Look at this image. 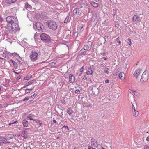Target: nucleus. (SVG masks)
Wrapping results in <instances>:
<instances>
[{
  "instance_id": "obj_29",
  "label": "nucleus",
  "mask_w": 149,
  "mask_h": 149,
  "mask_svg": "<svg viewBox=\"0 0 149 149\" xmlns=\"http://www.w3.org/2000/svg\"><path fill=\"white\" fill-rule=\"evenodd\" d=\"M91 4L95 8L97 7L98 6V3L94 2H92Z\"/></svg>"
},
{
  "instance_id": "obj_59",
  "label": "nucleus",
  "mask_w": 149,
  "mask_h": 149,
  "mask_svg": "<svg viewBox=\"0 0 149 149\" xmlns=\"http://www.w3.org/2000/svg\"><path fill=\"white\" fill-rule=\"evenodd\" d=\"M84 78H85V79H87V77H86V76H85L83 78V79H84Z\"/></svg>"
},
{
  "instance_id": "obj_55",
  "label": "nucleus",
  "mask_w": 149,
  "mask_h": 149,
  "mask_svg": "<svg viewBox=\"0 0 149 149\" xmlns=\"http://www.w3.org/2000/svg\"><path fill=\"white\" fill-rule=\"evenodd\" d=\"M32 89H33V88H30V89H28V90H29L28 91H31Z\"/></svg>"
},
{
  "instance_id": "obj_18",
  "label": "nucleus",
  "mask_w": 149,
  "mask_h": 149,
  "mask_svg": "<svg viewBox=\"0 0 149 149\" xmlns=\"http://www.w3.org/2000/svg\"><path fill=\"white\" fill-rule=\"evenodd\" d=\"M73 13L74 15H78L79 13V8H75L73 10Z\"/></svg>"
},
{
  "instance_id": "obj_53",
  "label": "nucleus",
  "mask_w": 149,
  "mask_h": 149,
  "mask_svg": "<svg viewBox=\"0 0 149 149\" xmlns=\"http://www.w3.org/2000/svg\"><path fill=\"white\" fill-rule=\"evenodd\" d=\"M146 140L148 141H149V135L146 138Z\"/></svg>"
},
{
  "instance_id": "obj_2",
  "label": "nucleus",
  "mask_w": 149,
  "mask_h": 149,
  "mask_svg": "<svg viewBox=\"0 0 149 149\" xmlns=\"http://www.w3.org/2000/svg\"><path fill=\"white\" fill-rule=\"evenodd\" d=\"M17 22H14V23L11 24V28L9 30L10 33H14L17 31L19 30L20 28Z\"/></svg>"
},
{
  "instance_id": "obj_11",
  "label": "nucleus",
  "mask_w": 149,
  "mask_h": 149,
  "mask_svg": "<svg viewBox=\"0 0 149 149\" xmlns=\"http://www.w3.org/2000/svg\"><path fill=\"white\" fill-rule=\"evenodd\" d=\"M132 20L135 23H137L141 21L140 17L137 15H134L133 17Z\"/></svg>"
},
{
  "instance_id": "obj_31",
  "label": "nucleus",
  "mask_w": 149,
  "mask_h": 149,
  "mask_svg": "<svg viewBox=\"0 0 149 149\" xmlns=\"http://www.w3.org/2000/svg\"><path fill=\"white\" fill-rule=\"evenodd\" d=\"M35 122L36 123L38 124L39 127H40L41 125L42 124V122L38 120H35Z\"/></svg>"
},
{
  "instance_id": "obj_19",
  "label": "nucleus",
  "mask_w": 149,
  "mask_h": 149,
  "mask_svg": "<svg viewBox=\"0 0 149 149\" xmlns=\"http://www.w3.org/2000/svg\"><path fill=\"white\" fill-rule=\"evenodd\" d=\"M87 52V51H86V50L82 49L79 52V55L80 56H81L82 55H85L86 54Z\"/></svg>"
},
{
  "instance_id": "obj_63",
  "label": "nucleus",
  "mask_w": 149,
  "mask_h": 149,
  "mask_svg": "<svg viewBox=\"0 0 149 149\" xmlns=\"http://www.w3.org/2000/svg\"><path fill=\"white\" fill-rule=\"evenodd\" d=\"M2 87L1 86H0V91L1 90V89L2 88Z\"/></svg>"
},
{
  "instance_id": "obj_24",
  "label": "nucleus",
  "mask_w": 149,
  "mask_h": 149,
  "mask_svg": "<svg viewBox=\"0 0 149 149\" xmlns=\"http://www.w3.org/2000/svg\"><path fill=\"white\" fill-rule=\"evenodd\" d=\"M28 121L26 120H24L23 121L22 123L23 126L24 127H27L28 126Z\"/></svg>"
},
{
  "instance_id": "obj_47",
  "label": "nucleus",
  "mask_w": 149,
  "mask_h": 149,
  "mask_svg": "<svg viewBox=\"0 0 149 149\" xmlns=\"http://www.w3.org/2000/svg\"><path fill=\"white\" fill-rule=\"evenodd\" d=\"M4 143L6 144V143H4V142H0V146H1Z\"/></svg>"
},
{
  "instance_id": "obj_64",
  "label": "nucleus",
  "mask_w": 149,
  "mask_h": 149,
  "mask_svg": "<svg viewBox=\"0 0 149 149\" xmlns=\"http://www.w3.org/2000/svg\"><path fill=\"white\" fill-rule=\"evenodd\" d=\"M36 15L35 16H36L37 15H38V14H35Z\"/></svg>"
},
{
  "instance_id": "obj_34",
  "label": "nucleus",
  "mask_w": 149,
  "mask_h": 149,
  "mask_svg": "<svg viewBox=\"0 0 149 149\" xmlns=\"http://www.w3.org/2000/svg\"><path fill=\"white\" fill-rule=\"evenodd\" d=\"M37 95V93H34L31 96V97L33 98V99L31 100H30V102L31 100H33L34 99V97H35Z\"/></svg>"
},
{
  "instance_id": "obj_32",
  "label": "nucleus",
  "mask_w": 149,
  "mask_h": 149,
  "mask_svg": "<svg viewBox=\"0 0 149 149\" xmlns=\"http://www.w3.org/2000/svg\"><path fill=\"white\" fill-rule=\"evenodd\" d=\"M11 55H12L13 56H17L19 57V58H20L19 56V54L17 53L14 52L13 53H11Z\"/></svg>"
},
{
  "instance_id": "obj_21",
  "label": "nucleus",
  "mask_w": 149,
  "mask_h": 149,
  "mask_svg": "<svg viewBox=\"0 0 149 149\" xmlns=\"http://www.w3.org/2000/svg\"><path fill=\"white\" fill-rule=\"evenodd\" d=\"M119 78L121 79H123L125 78V74L123 72H121L118 74Z\"/></svg>"
},
{
  "instance_id": "obj_48",
  "label": "nucleus",
  "mask_w": 149,
  "mask_h": 149,
  "mask_svg": "<svg viewBox=\"0 0 149 149\" xmlns=\"http://www.w3.org/2000/svg\"><path fill=\"white\" fill-rule=\"evenodd\" d=\"M21 78V76L20 75H19V76H18L16 78V80H18L19 79Z\"/></svg>"
},
{
  "instance_id": "obj_37",
  "label": "nucleus",
  "mask_w": 149,
  "mask_h": 149,
  "mask_svg": "<svg viewBox=\"0 0 149 149\" xmlns=\"http://www.w3.org/2000/svg\"><path fill=\"white\" fill-rule=\"evenodd\" d=\"M29 99V98L26 97L25 98L22 99V101L24 102H26Z\"/></svg>"
},
{
  "instance_id": "obj_10",
  "label": "nucleus",
  "mask_w": 149,
  "mask_h": 149,
  "mask_svg": "<svg viewBox=\"0 0 149 149\" xmlns=\"http://www.w3.org/2000/svg\"><path fill=\"white\" fill-rule=\"evenodd\" d=\"M91 91L92 92V93L94 95H97L99 92V90L97 88L94 87L92 88Z\"/></svg>"
},
{
  "instance_id": "obj_45",
  "label": "nucleus",
  "mask_w": 149,
  "mask_h": 149,
  "mask_svg": "<svg viewBox=\"0 0 149 149\" xmlns=\"http://www.w3.org/2000/svg\"><path fill=\"white\" fill-rule=\"evenodd\" d=\"M80 92V91L78 89H77L75 91V93L77 94H79Z\"/></svg>"
},
{
  "instance_id": "obj_14",
  "label": "nucleus",
  "mask_w": 149,
  "mask_h": 149,
  "mask_svg": "<svg viewBox=\"0 0 149 149\" xmlns=\"http://www.w3.org/2000/svg\"><path fill=\"white\" fill-rule=\"evenodd\" d=\"M27 132L26 131H23L22 132V134H21V136L23 137L24 138H27L28 136L27 135Z\"/></svg>"
},
{
  "instance_id": "obj_44",
  "label": "nucleus",
  "mask_w": 149,
  "mask_h": 149,
  "mask_svg": "<svg viewBox=\"0 0 149 149\" xmlns=\"http://www.w3.org/2000/svg\"><path fill=\"white\" fill-rule=\"evenodd\" d=\"M144 149H149V146L147 145H145L144 146Z\"/></svg>"
},
{
  "instance_id": "obj_26",
  "label": "nucleus",
  "mask_w": 149,
  "mask_h": 149,
  "mask_svg": "<svg viewBox=\"0 0 149 149\" xmlns=\"http://www.w3.org/2000/svg\"><path fill=\"white\" fill-rule=\"evenodd\" d=\"M32 76L30 74L27 75L26 77H24L23 79L24 80H29L31 77Z\"/></svg>"
},
{
  "instance_id": "obj_22",
  "label": "nucleus",
  "mask_w": 149,
  "mask_h": 149,
  "mask_svg": "<svg viewBox=\"0 0 149 149\" xmlns=\"http://www.w3.org/2000/svg\"><path fill=\"white\" fill-rule=\"evenodd\" d=\"M17 0H5L6 2L9 4H11L15 2Z\"/></svg>"
},
{
  "instance_id": "obj_51",
  "label": "nucleus",
  "mask_w": 149,
  "mask_h": 149,
  "mask_svg": "<svg viewBox=\"0 0 149 149\" xmlns=\"http://www.w3.org/2000/svg\"><path fill=\"white\" fill-rule=\"evenodd\" d=\"M10 61H11L12 63L13 64V65L16 63V62L13 60H10Z\"/></svg>"
},
{
  "instance_id": "obj_7",
  "label": "nucleus",
  "mask_w": 149,
  "mask_h": 149,
  "mask_svg": "<svg viewBox=\"0 0 149 149\" xmlns=\"http://www.w3.org/2000/svg\"><path fill=\"white\" fill-rule=\"evenodd\" d=\"M148 73H146L145 71L144 72L142 75L140 82L142 83L143 81L146 82L148 79Z\"/></svg>"
},
{
  "instance_id": "obj_40",
  "label": "nucleus",
  "mask_w": 149,
  "mask_h": 149,
  "mask_svg": "<svg viewBox=\"0 0 149 149\" xmlns=\"http://www.w3.org/2000/svg\"><path fill=\"white\" fill-rule=\"evenodd\" d=\"M17 123H18V122H17V121H14V122H13V123H9V125H11V124H16Z\"/></svg>"
},
{
  "instance_id": "obj_56",
  "label": "nucleus",
  "mask_w": 149,
  "mask_h": 149,
  "mask_svg": "<svg viewBox=\"0 0 149 149\" xmlns=\"http://www.w3.org/2000/svg\"><path fill=\"white\" fill-rule=\"evenodd\" d=\"M88 149H91L92 148L90 146H88Z\"/></svg>"
},
{
  "instance_id": "obj_12",
  "label": "nucleus",
  "mask_w": 149,
  "mask_h": 149,
  "mask_svg": "<svg viewBox=\"0 0 149 149\" xmlns=\"http://www.w3.org/2000/svg\"><path fill=\"white\" fill-rule=\"evenodd\" d=\"M69 81L70 83H72L74 82L75 78L74 76L71 74H70L69 76Z\"/></svg>"
},
{
  "instance_id": "obj_6",
  "label": "nucleus",
  "mask_w": 149,
  "mask_h": 149,
  "mask_svg": "<svg viewBox=\"0 0 149 149\" xmlns=\"http://www.w3.org/2000/svg\"><path fill=\"white\" fill-rule=\"evenodd\" d=\"M30 57V58L32 61L33 62L35 61L38 59V54L36 52L32 51Z\"/></svg>"
},
{
  "instance_id": "obj_61",
  "label": "nucleus",
  "mask_w": 149,
  "mask_h": 149,
  "mask_svg": "<svg viewBox=\"0 0 149 149\" xmlns=\"http://www.w3.org/2000/svg\"><path fill=\"white\" fill-rule=\"evenodd\" d=\"M33 120V121H35V120H37L36 119H34L33 118V120Z\"/></svg>"
},
{
  "instance_id": "obj_49",
  "label": "nucleus",
  "mask_w": 149,
  "mask_h": 149,
  "mask_svg": "<svg viewBox=\"0 0 149 149\" xmlns=\"http://www.w3.org/2000/svg\"><path fill=\"white\" fill-rule=\"evenodd\" d=\"M105 82L106 83H109V80L108 79H106L105 81Z\"/></svg>"
},
{
  "instance_id": "obj_36",
  "label": "nucleus",
  "mask_w": 149,
  "mask_h": 149,
  "mask_svg": "<svg viewBox=\"0 0 149 149\" xmlns=\"http://www.w3.org/2000/svg\"><path fill=\"white\" fill-rule=\"evenodd\" d=\"M13 65L15 69H16L17 68L18 65L16 63H15L13 64Z\"/></svg>"
},
{
  "instance_id": "obj_4",
  "label": "nucleus",
  "mask_w": 149,
  "mask_h": 149,
  "mask_svg": "<svg viewBox=\"0 0 149 149\" xmlns=\"http://www.w3.org/2000/svg\"><path fill=\"white\" fill-rule=\"evenodd\" d=\"M6 20L8 23H9L8 25L11 24L15 22H17V19L14 17L10 16L6 18Z\"/></svg>"
},
{
  "instance_id": "obj_58",
  "label": "nucleus",
  "mask_w": 149,
  "mask_h": 149,
  "mask_svg": "<svg viewBox=\"0 0 149 149\" xmlns=\"http://www.w3.org/2000/svg\"><path fill=\"white\" fill-rule=\"evenodd\" d=\"M3 142L6 143H10V142Z\"/></svg>"
},
{
  "instance_id": "obj_38",
  "label": "nucleus",
  "mask_w": 149,
  "mask_h": 149,
  "mask_svg": "<svg viewBox=\"0 0 149 149\" xmlns=\"http://www.w3.org/2000/svg\"><path fill=\"white\" fill-rule=\"evenodd\" d=\"M6 140H7L6 138H3L1 136L0 137V141L3 140L5 141Z\"/></svg>"
},
{
  "instance_id": "obj_20",
  "label": "nucleus",
  "mask_w": 149,
  "mask_h": 149,
  "mask_svg": "<svg viewBox=\"0 0 149 149\" xmlns=\"http://www.w3.org/2000/svg\"><path fill=\"white\" fill-rule=\"evenodd\" d=\"M91 144L92 146L95 147H96L97 146V143L95 141V139L93 138L91 140Z\"/></svg>"
},
{
  "instance_id": "obj_50",
  "label": "nucleus",
  "mask_w": 149,
  "mask_h": 149,
  "mask_svg": "<svg viewBox=\"0 0 149 149\" xmlns=\"http://www.w3.org/2000/svg\"><path fill=\"white\" fill-rule=\"evenodd\" d=\"M57 107L59 108L61 110H63V109H62L63 108V107H61V108H60L59 107V106L58 105V106H57Z\"/></svg>"
},
{
  "instance_id": "obj_17",
  "label": "nucleus",
  "mask_w": 149,
  "mask_h": 149,
  "mask_svg": "<svg viewBox=\"0 0 149 149\" xmlns=\"http://www.w3.org/2000/svg\"><path fill=\"white\" fill-rule=\"evenodd\" d=\"M71 17L70 16V13H68V14L66 17L64 21V23H67L68 22H69Z\"/></svg>"
},
{
  "instance_id": "obj_43",
  "label": "nucleus",
  "mask_w": 149,
  "mask_h": 149,
  "mask_svg": "<svg viewBox=\"0 0 149 149\" xmlns=\"http://www.w3.org/2000/svg\"><path fill=\"white\" fill-rule=\"evenodd\" d=\"M64 128L65 129H67L68 130H69V128H68V126H63V127H62V129H63Z\"/></svg>"
},
{
  "instance_id": "obj_52",
  "label": "nucleus",
  "mask_w": 149,
  "mask_h": 149,
  "mask_svg": "<svg viewBox=\"0 0 149 149\" xmlns=\"http://www.w3.org/2000/svg\"><path fill=\"white\" fill-rule=\"evenodd\" d=\"M84 70V66H82L80 69L81 72H82Z\"/></svg>"
},
{
  "instance_id": "obj_54",
  "label": "nucleus",
  "mask_w": 149,
  "mask_h": 149,
  "mask_svg": "<svg viewBox=\"0 0 149 149\" xmlns=\"http://www.w3.org/2000/svg\"><path fill=\"white\" fill-rule=\"evenodd\" d=\"M53 123H54V124L55 123H56V121L55 120H53Z\"/></svg>"
},
{
  "instance_id": "obj_42",
  "label": "nucleus",
  "mask_w": 149,
  "mask_h": 149,
  "mask_svg": "<svg viewBox=\"0 0 149 149\" xmlns=\"http://www.w3.org/2000/svg\"><path fill=\"white\" fill-rule=\"evenodd\" d=\"M128 42L129 45L130 46H131V44H132L131 40L130 39H129L128 40Z\"/></svg>"
},
{
  "instance_id": "obj_13",
  "label": "nucleus",
  "mask_w": 149,
  "mask_h": 149,
  "mask_svg": "<svg viewBox=\"0 0 149 149\" xmlns=\"http://www.w3.org/2000/svg\"><path fill=\"white\" fill-rule=\"evenodd\" d=\"M11 55V53L7 51L4 52L3 54V56L7 58H9Z\"/></svg>"
},
{
  "instance_id": "obj_25",
  "label": "nucleus",
  "mask_w": 149,
  "mask_h": 149,
  "mask_svg": "<svg viewBox=\"0 0 149 149\" xmlns=\"http://www.w3.org/2000/svg\"><path fill=\"white\" fill-rule=\"evenodd\" d=\"M27 10H30L31 8V6L29 4L25 3L24 7Z\"/></svg>"
},
{
  "instance_id": "obj_23",
  "label": "nucleus",
  "mask_w": 149,
  "mask_h": 149,
  "mask_svg": "<svg viewBox=\"0 0 149 149\" xmlns=\"http://www.w3.org/2000/svg\"><path fill=\"white\" fill-rule=\"evenodd\" d=\"M73 111L72 109L70 107L67 110V113L70 115L73 113Z\"/></svg>"
},
{
  "instance_id": "obj_30",
  "label": "nucleus",
  "mask_w": 149,
  "mask_h": 149,
  "mask_svg": "<svg viewBox=\"0 0 149 149\" xmlns=\"http://www.w3.org/2000/svg\"><path fill=\"white\" fill-rule=\"evenodd\" d=\"M85 25L83 24H82L80 26H79V29L80 30V31L81 32L84 29Z\"/></svg>"
},
{
  "instance_id": "obj_62",
  "label": "nucleus",
  "mask_w": 149,
  "mask_h": 149,
  "mask_svg": "<svg viewBox=\"0 0 149 149\" xmlns=\"http://www.w3.org/2000/svg\"><path fill=\"white\" fill-rule=\"evenodd\" d=\"M101 148H102V149H105V148H104L103 147H101Z\"/></svg>"
},
{
  "instance_id": "obj_60",
  "label": "nucleus",
  "mask_w": 149,
  "mask_h": 149,
  "mask_svg": "<svg viewBox=\"0 0 149 149\" xmlns=\"http://www.w3.org/2000/svg\"><path fill=\"white\" fill-rule=\"evenodd\" d=\"M100 66H102V67H103V66H104V65H103V64H101L100 65Z\"/></svg>"
},
{
  "instance_id": "obj_33",
  "label": "nucleus",
  "mask_w": 149,
  "mask_h": 149,
  "mask_svg": "<svg viewBox=\"0 0 149 149\" xmlns=\"http://www.w3.org/2000/svg\"><path fill=\"white\" fill-rule=\"evenodd\" d=\"M88 48L89 46L88 45H85L84 46L83 48V49L85 50H86V51H87V50L88 49Z\"/></svg>"
},
{
  "instance_id": "obj_28",
  "label": "nucleus",
  "mask_w": 149,
  "mask_h": 149,
  "mask_svg": "<svg viewBox=\"0 0 149 149\" xmlns=\"http://www.w3.org/2000/svg\"><path fill=\"white\" fill-rule=\"evenodd\" d=\"M34 116L33 114H30L27 117V118H29V120H33V118Z\"/></svg>"
},
{
  "instance_id": "obj_8",
  "label": "nucleus",
  "mask_w": 149,
  "mask_h": 149,
  "mask_svg": "<svg viewBox=\"0 0 149 149\" xmlns=\"http://www.w3.org/2000/svg\"><path fill=\"white\" fill-rule=\"evenodd\" d=\"M35 26L37 29L43 32L44 30L43 25L39 22H36Z\"/></svg>"
},
{
  "instance_id": "obj_35",
  "label": "nucleus",
  "mask_w": 149,
  "mask_h": 149,
  "mask_svg": "<svg viewBox=\"0 0 149 149\" xmlns=\"http://www.w3.org/2000/svg\"><path fill=\"white\" fill-rule=\"evenodd\" d=\"M34 82V80L30 81L28 82V84L26 85V86H28L29 85H30L31 84L33 83Z\"/></svg>"
},
{
  "instance_id": "obj_5",
  "label": "nucleus",
  "mask_w": 149,
  "mask_h": 149,
  "mask_svg": "<svg viewBox=\"0 0 149 149\" xmlns=\"http://www.w3.org/2000/svg\"><path fill=\"white\" fill-rule=\"evenodd\" d=\"M132 113L133 116L135 117H137L139 114V112L135 110V107H136V104L134 100L133 102H132Z\"/></svg>"
},
{
  "instance_id": "obj_15",
  "label": "nucleus",
  "mask_w": 149,
  "mask_h": 149,
  "mask_svg": "<svg viewBox=\"0 0 149 149\" xmlns=\"http://www.w3.org/2000/svg\"><path fill=\"white\" fill-rule=\"evenodd\" d=\"M93 72V68H92L90 67L88 69L86 73V74L87 75H91L92 74Z\"/></svg>"
},
{
  "instance_id": "obj_41",
  "label": "nucleus",
  "mask_w": 149,
  "mask_h": 149,
  "mask_svg": "<svg viewBox=\"0 0 149 149\" xmlns=\"http://www.w3.org/2000/svg\"><path fill=\"white\" fill-rule=\"evenodd\" d=\"M119 40V38L118 37L116 39V41H117V42H118L119 44H120L121 43V41L120 40Z\"/></svg>"
},
{
  "instance_id": "obj_57",
  "label": "nucleus",
  "mask_w": 149,
  "mask_h": 149,
  "mask_svg": "<svg viewBox=\"0 0 149 149\" xmlns=\"http://www.w3.org/2000/svg\"><path fill=\"white\" fill-rule=\"evenodd\" d=\"M14 72L16 74H19V72H15V71H14Z\"/></svg>"
},
{
  "instance_id": "obj_1",
  "label": "nucleus",
  "mask_w": 149,
  "mask_h": 149,
  "mask_svg": "<svg viewBox=\"0 0 149 149\" xmlns=\"http://www.w3.org/2000/svg\"><path fill=\"white\" fill-rule=\"evenodd\" d=\"M46 25L50 29L55 31L56 29L58 27V25L54 21L52 20H48L46 23Z\"/></svg>"
},
{
  "instance_id": "obj_46",
  "label": "nucleus",
  "mask_w": 149,
  "mask_h": 149,
  "mask_svg": "<svg viewBox=\"0 0 149 149\" xmlns=\"http://www.w3.org/2000/svg\"><path fill=\"white\" fill-rule=\"evenodd\" d=\"M29 90H28V89H26L25 90V93H26V94H28L29 93H30V92L29 91H28Z\"/></svg>"
},
{
  "instance_id": "obj_9",
  "label": "nucleus",
  "mask_w": 149,
  "mask_h": 149,
  "mask_svg": "<svg viewBox=\"0 0 149 149\" xmlns=\"http://www.w3.org/2000/svg\"><path fill=\"white\" fill-rule=\"evenodd\" d=\"M71 32L70 31L68 30L65 31L63 33V38L65 39H69L70 36Z\"/></svg>"
},
{
  "instance_id": "obj_39",
  "label": "nucleus",
  "mask_w": 149,
  "mask_h": 149,
  "mask_svg": "<svg viewBox=\"0 0 149 149\" xmlns=\"http://www.w3.org/2000/svg\"><path fill=\"white\" fill-rule=\"evenodd\" d=\"M109 70V69L108 68H107L104 70V72H105V73L107 74H108L109 73V72L108 71V70Z\"/></svg>"
},
{
  "instance_id": "obj_27",
  "label": "nucleus",
  "mask_w": 149,
  "mask_h": 149,
  "mask_svg": "<svg viewBox=\"0 0 149 149\" xmlns=\"http://www.w3.org/2000/svg\"><path fill=\"white\" fill-rule=\"evenodd\" d=\"M14 136V135L13 134H10L8 135L6 137V139H12Z\"/></svg>"
},
{
  "instance_id": "obj_3",
  "label": "nucleus",
  "mask_w": 149,
  "mask_h": 149,
  "mask_svg": "<svg viewBox=\"0 0 149 149\" xmlns=\"http://www.w3.org/2000/svg\"><path fill=\"white\" fill-rule=\"evenodd\" d=\"M40 38L42 41L45 43L50 42L51 38L48 35L44 33H42L40 35Z\"/></svg>"
},
{
  "instance_id": "obj_16",
  "label": "nucleus",
  "mask_w": 149,
  "mask_h": 149,
  "mask_svg": "<svg viewBox=\"0 0 149 149\" xmlns=\"http://www.w3.org/2000/svg\"><path fill=\"white\" fill-rule=\"evenodd\" d=\"M140 73V70L138 69L136 70L134 72L133 75L136 77V78H137V77L139 75Z\"/></svg>"
}]
</instances>
